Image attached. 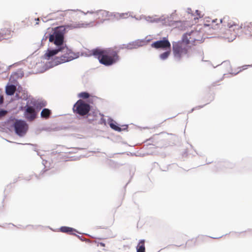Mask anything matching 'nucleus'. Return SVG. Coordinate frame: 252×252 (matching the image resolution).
Masks as SVG:
<instances>
[{
	"label": "nucleus",
	"mask_w": 252,
	"mask_h": 252,
	"mask_svg": "<svg viewBox=\"0 0 252 252\" xmlns=\"http://www.w3.org/2000/svg\"><path fill=\"white\" fill-rule=\"evenodd\" d=\"M248 67H252V64H249V65H243L242 66H241L240 68V70L238 71L236 73H233V72H231L230 73V74L231 75V76H234V75H236V74H237L238 73H239L240 72L244 70H245L246 69L248 68Z\"/></svg>",
	"instance_id": "obj_20"
},
{
	"label": "nucleus",
	"mask_w": 252,
	"mask_h": 252,
	"mask_svg": "<svg viewBox=\"0 0 252 252\" xmlns=\"http://www.w3.org/2000/svg\"><path fill=\"white\" fill-rule=\"evenodd\" d=\"M127 16V13H122L120 15V17L123 18H126Z\"/></svg>",
	"instance_id": "obj_33"
},
{
	"label": "nucleus",
	"mask_w": 252,
	"mask_h": 252,
	"mask_svg": "<svg viewBox=\"0 0 252 252\" xmlns=\"http://www.w3.org/2000/svg\"><path fill=\"white\" fill-rule=\"evenodd\" d=\"M73 111L80 116L87 115L90 110L89 104L84 102L82 100H78L73 106Z\"/></svg>",
	"instance_id": "obj_6"
},
{
	"label": "nucleus",
	"mask_w": 252,
	"mask_h": 252,
	"mask_svg": "<svg viewBox=\"0 0 252 252\" xmlns=\"http://www.w3.org/2000/svg\"><path fill=\"white\" fill-rule=\"evenodd\" d=\"M221 64L227 65H228L229 66H230V62L229 61H225L221 63Z\"/></svg>",
	"instance_id": "obj_31"
},
{
	"label": "nucleus",
	"mask_w": 252,
	"mask_h": 252,
	"mask_svg": "<svg viewBox=\"0 0 252 252\" xmlns=\"http://www.w3.org/2000/svg\"><path fill=\"white\" fill-rule=\"evenodd\" d=\"M33 105L34 107L28 105L25 107L24 115L25 118L30 122L33 121L36 118L37 112L44 107L45 104L40 102H34Z\"/></svg>",
	"instance_id": "obj_5"
},
{
	"label": "nucleus",
	"mask_w": 252,
	"mask_h": 252,
	"mask_svg": "<svg viewBox=\"0 0 252 252\" xmlns=\"http://www.w3.org/2000/svg\"><path fill=\"white\" fill-rule=\"evenodd\" d=\"M217 21V19H215L213 20L212 22L213 23H216Z\"/></svg>",
	"instance_id": "obj_44"
},
{
	"label": "nucleus",
	"mask_w": 252,
	"mask_h": 252,
	"mask_svg": "<svg viewBox=\"0 0 252 252\" xmlns=\"http://www.w3.org/2000/svg\"><path fill=\"white\" fill-rule=\"evenodd\" d=\"M228 75V74H223V77H225L226 75Z\"/></svg>",
	"instance_id": "obj_46"
},
{
	"label": "nucleus",
	"mask_w": 252,
	"mask_h": 252,
	"mask_svg": "<svg viewBox=\"0 0 252 252\" xmlns=\"http://www.w3.org/2000/svg\"><path fill=\"white\" fill-rule=\"evenodd\" d=\"M187 21L174 20V32L176 31H184L189 25Z\"/></svg>",
	"instance_id": "obj_11"
},
{
	"label": "nucleus",
	"mask_w": 252,
	"mask_h": 252,
	"mask_svg": "<svg viewBox=\"0 0 252 252\" xmlns=\"http://www.w3.org/2000/svg\"><path fill=\"white\" fill-rule=\"evenodd\" d=\"M212 162H213V161H209V162H206V164H209Z\"/></svg>",
	"instance_id": "obj_45"
},
{
	"label": "nucleus",
	"mask_w": 252,
	"mask_h": 252,
	"mask_svg": "<svg viewBox=\"0 0 252 252\" xmlns=\"http://www.w3.org/2000/svg\"><path fill=\"white\" fill-rule=\"evenodd\" d=\"M190 147H192V145L190 144Z\"/></svg>",
	"instance_id": "obj_49"
},
{
	"label": "nucleus",
	"mask_w": 252,
	"mask_h": 252,
	"mask_svg": "<svg viewBox=\"0 0 252 252\" xmlns=\"http://www.w3.org/2000/svg\"><path fill=\"white\" fill-rule=\"evenodd\" d=\"M244 29L246 31L245 34L252 36V22H246L244 23Z\"/></svg>",
	"instance_id": "obj_14"
},
{
	"label": "nucleus",
	"mask_w": 252,
	"mask_h": 252,
	"mask_svg": "<svg viewBox=\"0 0 252 252\" xmlns=\"http://www.w3.org/2000/svg\"><path fill=\"white\" fill-rule=\"evenodd\" d=\"M61 231L63 233H67L69 234H73V232L75 231V230L72 228L67 226H62L60 228Z\"/></svg>",
	"instance_id": "obj_18"
},
{
	"label": "nucleus",
	"mask_w": 252,
	"mask_h": 252,
	"mask_svg": "<svg viewBox=\"0 0 252 252\" xmlns=\"http://www.w3.org/2000/svg\"><path fill=\"white\" fill-rule=\"evenodd\" d=\"M14 24L6 23L4 28L2 29L0 32L3 39L10 37L12 36V33L14 32Z\"/></svg>",
	"instance_id": "obj_10"
},
{
	"label": "nucleus",
	"mask_w": 252,
	"mask_h": 252,
	"mask_svg": "<svg viewBox=\"0 0 252 252\" xmlns=\"http://www.w3.org/2000/svg\"><path fill=\"white\" fill-rule=\"evenodd\" d=\"M226 19V17H224L223 18V19H220V23H222V21H223L224 19Z\"/></svg>",
	"instance_id": "obj_42"
},
{
	"label": "nucleus",
	"mask_w": 252,
	"mask_h": 252,
	"mask_svg": "<svg viewBox=\"0 0 252 252\" xmlns=\"http://www.w3.org/2000/svg\"><path fill=\"white\" fill-rule=\"evenodd\" d=\"M219 164L220 166H222L223 168H233L235 165L234 163L230 162L227 161H223L219 162Z\"/></svg>",
	"instance_id": "obj_16"
},
{
	"label": "nucleus",
	"mask_w": 252,
	"mask_h": 252,
	"mask_svg": "<svg viewBox=\"0 0 252 252\" xmlns=\"http://www.w3.org/2000/svg\"><path fill=\"white\" fill-rule=\"evenodd\" d=\"M100 246L101 247H105V245L104 243H102V242H100V243H98V246Z\"/></svg>",
	"instance_id": "obj_37"
},
{
	"label": "nucleus",
	"mask_w": 252,
	"mask_h": 252,
	"mask_svg": "<svg viewBox=\"0 0 252 252\" xmlns=\"http://www.w3.org/2000/svg\"><path fill=\"white\" fill-rule=\"evenodd\" d=\"M194 33H198L197 32L191 31L185 32L182 36L181 39L174 41V60L180 62L183 59H188L195 56H199L202 57V62H207L204 60V52L201 46L191 47L189 44L195 46L196 41L199 43H203L205 38L202 37L200 39L193 38L191 36Z\"/></svg>",
	"instance_id": "obj_1"
},
{
	"label": "nucleus",
	"mask_w": 252,
	"mask_h": 252,
	"mask_svg": "<svg viewBox=\"0 0 252 252\" xmlns=\"http://www.w3.org/2000/svg\"><path fill=\"white\" fill-rule=\"evenodd\" d=\"M93 20L97 22H102L109 19V12L106 10H100L90 13Z\"/></svg>",
	"instance_id": "obj_8"
},
{
	"label": "nucleus",
	"mask_w": 252,
	"mask_h": 252,
	"mask_svg": "<svg viewBox=\"0 0 252 252\" xmlns=\"http://www.w3.org/2000/svg\"><path fill=\"white\" fill-rule=\"evenodd\" d=\"M137 252H145V240H141L139 242L137 248Z\"/></svg>",
	"instance_id": "obj_15"
},
{
	"label": "nucleus",
	"mask_w": 252,
	"mask_h": 252,
	"mask_svg": "<svg viewBox=\"0 0 252 252\" xmlns=\"http://www.w3.org/2000/svg\"><path fill=\"white\" fill-rule=\"evenodd\" d=\"M237 25L236 24L233 23L232 25H231L230 23H228L227 24V26L229 28H231L233 26H236Z\"/></svg>",
	"instance_id": "obj_32"
},
{
	"label": "nucleus",
	"mask_w": 252,
	"mask_h": 252,
	"mask_svg": "<svg viewBox=\"0 0 252 252\" xmlns=\"http://www.w3.org/2000/svg\"><path fill=\"white\" fill-rule=\"evenodd\" d=\"M177 246L178 247L180 246H179V245H174V246Z\"/></svg>",
	"instance_id": "obj_48"
},
{
	"label": "nucleus",
	"mask_w": 252,
	"mask_h": 252,
	"mask_svg": "<svg viewBox=\"0 0 252 252\" xmlns=\"http://www.w3.org/2000/svg\"><path fill=\"white\" fill-rule=\"evenodd\" d=\"M110 126L111 127V128H112V129H113L114 130H115L116 131H121L122 130L121 128H120V127L117 126L116 125V124L114 123H110Z\"/></svg>",
	"instance_id": "obj_22"
},
{
	"label": "nucleus",
	"mask_w": 252,
	"mask_h": 252,
	"mask_svg": "<svg viewBox=\"0 0 252 252\" xmlns=\"http://www.w3.org/2000/svg\"><path fill=\"white\" fill-rule=\"evenodd\" d=\"M60 52L62 55L60 57H56L54 59L52 62L53 65H57L71 61L78 57V55L72 52V51L68 49L67 47H60Z\"/></svg>",
	"instance_id": "obj_4"
},
{
	"label": "nucleus",
	"mask_w": 252,
	"mask_h": 252,
	"mask_svg": "<svg viewBox=\"0 0 252 252\" xmlns=\"http://www.w3.org/2000/svg\"><path fill=\"white\" fill-rule=\"evenodd\" d=\"M194 151L195 152L196 154L197 155H198V156H202L201 153H197L195 150H194Z\"/></svg>",
	"instance_id": "obj_41"
},
{
	"label": "nucleus",
	"mask_w": 252,
	"mask_h": 252,
	"mask_svg": "<svg viewBox=\"0 0 252 252\" xmlns=\"http://www.w3.org/2000/svg\"><path fill=\"white\" fill-rule=\"evenodd\" d=\"M242 28L244 29V23H242L241 25L239 27L238 29H242Z\"/></svg>",
	"instance_id": "obj_38"
},
{
	"label": "nucleus",
	"mask_w": 252,
	"mask_h": 252,
	"mask_svg": "<svg viewBox=\"0 0 252 252\" xmlns=\"http://www.w3.org/2000/svg\"><path fill=\"white\" fill-rule=\"evenodd\" d=\"M189 14H190L191 15V16H195V14L192 12V10H191V8H187V11Z\"/></svg>",
	"instance_id": "obj_28"
},
{
	"label": "nucleus",
	"mask_w": 252,
	"mask_h": 252,
	"mask_svg": "<svg viewBox=\"0 0 252 252\" xmlns=\"http://www.w3.org/2000/svg\"><path fill=\"white\" fill-rule=\"evenodd\" d=\"M138 43H139V45L140 46H142L144 43H145V41H138Z\"/></svg>",
	"instance_id": "obj_39"
},
{
	"label": "nucleus",
	"mask_w": 252,
	"mask_h": 252,
	"mask_svg": "<svg viewBox=\"0 0 252 252\" xmlns=\"http://www.w3.org/2000/svg\"><path fill=\"white\" fill-rule=\"evenodd\" d=\"M194 32H198V33H194L193 34H192V36H191V38H190V40H192L193 39V38H197L196 37L198 36V35L199 34L200 32H199V31L200 30L197 31V30L196 31H194L193 30Z\"/></svg>",
	"instance_id": "obj_27"
},
{
	"label": "nucleus",
	"mask_w": 252,
	"mask_h": 252,
	"mask_svg": "<svg viewBox=\"0 0 252 252\" xmlns=\"http://www.w3.org/2000/svg\"><path fill=\"white\" fill-rule=\"evenodd\" d=\"M151 47L157 49L169 50L171 48V44L169 41L164 38L162 40H158L153 42Z\"/></svg>",
	"instance_id": "obj_9"
},
{
	"label": "nucleus",
	"mask_w": 252,
	"mask_h": 252,
	"mask_svg": "<svg viewBox=\"0 0 252 252\" xmlns=\"http://www.w3.org/2000/svg\"><path fill=\"white\" fill-rule=\"evenodd\" d=\"M201 11L199 10H196L195 12V16L194 18V20H198L200 18H201L203 17V15L201 14Z\"/></svg>",
	"instance_id": "obj_21"
},
{
	"label": "nucleus",
	"mask_w": 252,
	"mask_h": 252,
	"mask_svg": "<svg viewBox=\"0 0 252 252\" xmlns=\"http://www.w3.org/2000/svg\"><path fill=\"white\" fill-rule=\"evenodd\" d=\"M204 106V105H199L198 106H196V107H194L193 108H192L191 109V110L190 111L189 113H191L194 110H195L196 109H200V108H203V107Z\"/></svg>",
	"instance_id": "obj_30"
},
{
	"label": "nucleus",
	"mask_w": 252,
	"mask_h": 252,
	"mask_svg": "<svg viewBox=\"0 0 252 252\" xmlns=\"http://www.w3.org/2000/svg\"><path fill=\"white\" fill-rule=\"evenodd\" d=\"M174 15H175V13H176V10H174Z\"/></svg>",
	"instance_id": "obj_47"
},
{
	"label": "nucleus",
	"mask_w": 252,
	"mask_h": 252,
	"mask_svg": "<svg viewBox=\"0 0 252 252\" xmlns=\"http://www.w3.org/2000/svg\"><path fill=\"white\" fill-rule=\"evenodd\" d=\"M16 91V87L13 85H7L5 88V93L8 95H13Z\"/></svg>",
	"instance_id": "obj_13"
},
{
	"label": "nucleus",
	"mask_w": 252,
	"mask_h": 252,
	"mask_svg": "<svg viewBox=\"0 0 252 252\" xmlns=\"http://www.w3.org/2000/svg\"><path fill=\"white\" fill-rule=\"evenodd\" d=\"M3 102V95H0V104H2Z\"/></svg>",
	"instance_id": "obj_34"
},
{
	"label": "nucleus",
	"mask_w": 252,
	"mask_h": 252,
	"mask_svg": "<svg viewBox=\"0 0 252 252\" xmlns=\"http://www.w3.org/2000/svg\"><path fill=\"white\" fill-rule=\"evenodd\" d=\"M217 168H219L218 169V170H219V169H223V167L222 166H220V165L219 164V162L218 163V165L217 166Z\"/></svg>",
	"instance_id": "obj_35"
},
{
	"label": "nucleus",
	"mask_w": 252,
	"mask_h": 252,
	"mask_svg": "<svg viewBox=\"0 0 252 252\" xmlns=\"http://www.w3.org/2000/svg\"><path fill=\"white\" fill-rule=\"evenodd\" d=\"M84 26V24L80 23H74L65 26H62L57 27L54 33L50 34L49 37V40L57 46L63 45L64 38V34L66 30L80 28Z\"/></svg>",
	"instance_id": "obj_3"
},
{
	"label": "nucleus",
	"mask_w": 252,
	"mask_h": 252,
	"mask_svg": "<svg viewBox=\"0 0 252 252\" xmlns=\"http://www.w3.org/2000/svg\"><path fill=\"white\" fill-rule=\"evenodd\" d=\"M16 133L20 136L24 135L28 129V124L23 120H16L14 124Z\"/></svg>",
	"instance_id": "obj_7"
},
{
	"label": "nucleus",
	"mask_w": 252,
	"mask_h": 252,
	"mask_svg": "<svg viewBox=\"0 0 252 252\" xmlns=\"http://www.w3.org/2000/svg\"><path fill=\"white\" fill-rule=\"evenodd\" d=\"M90 94L87 92H82L79 94V97L84 99L88 98Z\"/></svg>",
	"instance_id": "obj_24"
},
{
	"label": "nucleus",
	"mask_w": 252,
	"mask_h": 252,
	"mask_svg": "<svg viewBox=\"0 0 252 252\" xmlns=\"http://www.w3.org/2000/svg\"><path fill=\"white\" fill-rule=\"evenodd\" d=\"M166 50V51L165 52L161 54L159 56L161 60H164L166 59L171 53L170 49L169 50Z\"/></svg>",
	"instance_id": "obj_19"
},
{
	"label": "nucleus",
	"mask_w": 252,
	"mask_h": 252,
	"mask_svg": "<svg viewBox=\"0 0 252 252\" xmlns=\"http://www.w3.org/2000/svg\"><path fill=\"white\" fill-rule=\"evenodd\" d=\"M91 52L101 64L105 66H110L120 60L119 50L116 47L105 49L96 48L92 50Z\"/></svg>",
	"instance_id": "obj_2"
},
{
	"label": "nucleus",
	"mask_w": 252,
	"mask_h": 252,
	"mask_svg": "<svg viewBox=\"0 0 252 252\" xmlns=\"http://www.w3.org/2000/svg\"><path fill=\"white\" fill-rule=\"evenodd\" d=\"M182 158H184L186 157H187L188 154V150L187 149H184V151L182 152Z\"/></svg>",
	"instance_id": "obj_25"
},
{
	"label": "nucleus",
	"mask_w": 252,
	"mask_h": 252,
	"mask_svg": "<svg viewBox=\"0 0 252 252\" xmlns=\"http://www.w3.org/2000/svg\"><path fill=\"white\" fill-rule=\"evenodd\" d=\"M51 114V111L47 108L43 109L41 112V117L43 118L48 119Z\"/></svg>",
	"instance_id": "obj_17"
},
{
	"label": "nucleus",
	"mask_w": 252,
	"mask_h": 252,
	"mask_svg": "<svg viewBox=\"0 0 252 252\" xmlns=\"http://www.w3.org/2000/svg\"><path fill=\"white\" fill-rule=\"evenodd\" d=\"M219 27H220V24H216V25H215L214 26H211V28L213 30H217L219 28Z\"/></svg>",
	"instance_id": "obj_29"
},
{
	"label": "nucleus",
	"mask_w": 252,
	"mask_h": 252,
	"mask_svg": "<svg viewBox=\"0 0 252 252\" xmlns=\"http://www.w3.org/2000/svg\"><path fill=\"white\" fill-rule=\"evenodd\" d=\"M247 231H250V232H252V229H248V230H247ZM246 232V231L241 232V233H243V232Z\"/></svg>",
	"instance_id": "obj_43"
},
{
	"label": "nucleus",
	"mask_w": 252,
	"mask_h": 252,
	"mask_svg": "<svg viewBox=\"0 0 252 252\" xmlns=\"http://www.w3.org/2000/svg\"><path fill=\"white\" fill-rule=\"evenodd\" d=\"M60 52V48L54 50H48L44 55V59L48 60L51 59L53 56L57 55Z\"/></svg>",
	"instance_id": "obj_12"
},
{
	"label": "nucleus",
	"mask_w": 252,
	"mask_h": 252,
	"mask_svg": "<svg viewBox=\"0 0 252 252\" xmlns=\"http://www.w3.org/2000/svg\"><path fill=\"white\" fill-rule=\"evenodd\" d=\"M211 25L209 24L205 23L204 24V27H209L210 29H211Z\"/></svg>",
	"instance_id": "obj_36"
},
{
	"label": "nucleus",
	"mask_w": 252,
	"mask_h": 252,
	"mask_svg": "<svg viewBox=\"0 0 252 252\" xmlns=\"http://www.w3.org/2000/svg\"><path fill=\"white\" fill-rule=\"evenodd\" d=\"M223 236V235H222V236L218 237H210V236H209V237H210V238H212L213 239H219L220 238H221Z\"/></svg>",
	"instance_id": "obj_40"
},
{
	"label": "nucleus",
	"mask_w": 252,
	"mask_h": 252,
	"mask_svg": "<svg viewBox=\"0 0 252 252\" xmlns=\"http://www.w3.org/2000/svg\"><path fill=\"white\" fill-rule=\"evenodd\" d=\"M215 99V94H209L208 96L207 101H208L206 104H204V105H206L209 103H210L211 102H212L214 99Z\"/></svg>",
	"instance_id": "obj_23"
},
{
	"label": "nucleus",
	"mask_w": 252,
	"mask_h": 252,
	"mask_svg": "<svg viewBox=\"0 0 252 252\" xmlns=\"http://www.w3.org/2000/svg\"><path fill=\"white\" fill-rule=\"evenodd\" d=\"M7 113L6 110H0V118L5 116Z\"/></svg>",
	"instance_id": "obj_26"
}]
</instances>
